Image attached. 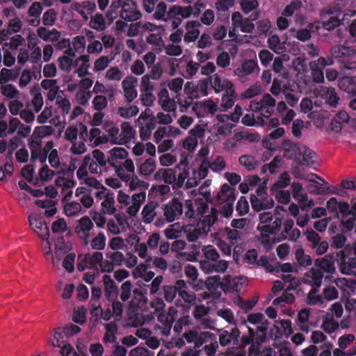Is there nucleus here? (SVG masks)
Wrapping results in <instances>:
<instances>
[{"label":"nucleus","mask_w":356,"mask_h":356,"mask_svg":"<svg viewBox=\"0 0 356 356\" xmlns=\"http://www.w3.org/2000/svg\"><path fill=\"white\" fill-rule=\"evenodd\" d=\"M191 16V6L182 7L175 5L167 12V5L164 1H160L156 5V12L153 15L154 19L170 22L173 30L179 29L182 20Z\"/></svg>","instance_id":"1"},{"label":"nucleus","mask_w":356,"mask_h":356,"mask_svg":"<svg viewBox=\"0 0 356 356\" xmlns=\"http://www.w3.org/2000/svg\"><path fill=\"white\" fill-rule=\"evenodd\" d=\"M248 334L241 337V331L236 327L228 330H222L219 335V343L222 346H227L230 344L235 348H243L254 341V329L248 327Z\"/></svg>","instance_id":"2"},{"label":"nucleus","mask_w":356,"mask_h":356,"mask_svg":"<svg viewBox=\"0 0 356 356\" xmlns=\"http://www.w3.org/2000/svg\"><path fill=\"white\" fill-rule=\"evenodd\" d=\"M330 54L332 57L338 58L344 67L348 70L356 68V50L344 45H335L332 47Z\"/></svg>","instance_id":"3"},{"label":"nucleus","mask_w":356,"mask_h":356,"mask_svg":"<svg viewBox=\"0 0 356 356\" xmlns=\"http://www.w3.org/2000/svg\"><path fill=\"white\" fill-rule=\"evenodd\" d=\"M229 277H223L221 280L220 275H216L213 276H209L207 278L205 282H201L202 286L205 287L211 292L214 299H218L221 296V293L218 291V287L226 293L227 289L226 288V283L227 282V279Z\"/></svg>","instance_id":"4"},{"label":"nucleus","mask_w":356,"mask_h":356,"mask_svg":"<svg viewBox=\"0 0 356 356\" xmlns=\"http://www.w3.org/2000/svg\"><path fill=\"white\" fill-rule=\"evenodd\" d=\"M183 203L178 197H173L162 207L165 220L168 222H172L183 213Z\"/></svg>","instance_id":"5"},{"label":"nucleus","mask_w":356,"mask_h":356,"mask_svg":"<svg viewBox=\"0 0 356 356\" xmlns=\"http://www.w3.org/2000/svg\"><path fill=\"white\" fill-rule=\"evenodd\" d=\"M314 93L316 97L325 100L326 104L331 107L337 108L339 104V97L332 87L321 86L314 90Z\"/></svg>","instance_id":"6"},{"label":"nucleus","mask_w":356,"mask_h":356,"mask_svg":"<svg viewBox=\"0 0 356 356\" xmlns=\"http://www.w3.org/2000/svg\"><path fill=\"white\" fill-rule=\"evenodd\" d=\"M336 261L339 266L340 271L344 275H351L356 270V257L346 259L343 250L336 253Z\"/></svg>","instance_id":"7"},{"label":"nucleus","mask_w":356,"mask_h":356,"mask_svg":"<svg viewBox=\"0 0 356 356\" xmlns=\"http://www.w3.org/2000/svg\"><path fill=\"white\" fill-rule=\"evenodd\" d=\"M120 17L127 22H134L140 19L142 14L137 9V6L133 0H124L122 9L120 11Z\"/></svg>","instance_id":"8"},{"label":"nucleus","mask_w":356,"mask_h":356,"mask_svg":"<svg viewBox=\"0 0 356 356\" xmlns=\"http://www.w3.org/2000/svg\"><path fill=\"white\" fill-rule=\"evenodd\" d=\"M209 79L210 85L216 92L225 90L226 93H230L232 96H234V88L232 81L222 80L217 74L209 77Z\"/></svg>","instance_id":"9"},{"label":"nucleus","mask_w":356,"mask_h":356,"mask_svg":"<svg viewBox=\"0 0 356 356\" xmlns=\"http://www.w3.org/2000/svg\"><path fill=\"white\" fill-rule=\"evenodd\" d=\"M137 79L134 76H128L122 83L124 97L128 103L132 102L137 97L138 92L136 89Z\"/></svg>","instance_id":"10"},{"label":"nucleus","mask_w":356,"mask_h":356,"mask_svg":"<svg viewBox=\"0 0 356 356\" xmlns=\"http://www.w3.org/2000/svg\"><path fill=\"white\" fill-rule=\"evenodd\" d=\"M29 221L31 227L39 237L42 238V239L49 237V227L47 223L40 218L29 216Z\"/></svg>","instance_id":"11"},{"label":"nucleus","mask_w":356,"mask_h":356,"mask_svg":"<svg viewBox=\"0 0 356 356\" xmlns=\"http://www.w3.org/2000/svg\"><path fill=\"white\" fill-rule=\"evenodd\" d=\"M250 200L252 209L256 212L269 209L274 207V200L272 197L258 198L257 195L251 194Z\"/></svg>","instance_id":"12"},{"label":"nucleus","mask_w":356,"mask_h":356,"mask_svg":"<svg viewBox=\"0 0 356 356\" xmlns=\"http://www.w3.org/2000/svg\"><path fill=\"white\" fill-rule=\"evenodd\" d=\"M234 0H218L215 3L218 19L226 22L229 19V10L234 6Z\"/></svg>","instance_id":"13"},{"label":"nucleus","mask_w":356,"mask_h":356,"mask_svg":"<svg viewBox=\"0 0 356 356\" xmlns=\"http://www.w3.org/2000/svg\"><path fill=\"white\" fill-rule=\"evenodd\" d=\"M103 282L104 284L105 297L106 300L108 301H111L114 299H117L119 294V289L111 277L108 275H104Z\"/></svg>","instance_id":"14"},{"label":"nucleus","mask_w":356,"mask_h":356,"mask_svg":"<svg viewBox=\"0 0 356 356\" xmlns=\"http://www.w3.org/2000/svg\"><path fill=\"white\" fill-rule=\"evenodd\" d=\"M336 254H328L323 258L316 259L314 264L322 269L324 272L332 274L335 272L334 260H336Z\"/></svg>","instance_id":"15"},{"label":"nucleus","mask_w":356,"mask_h":356,"mask_svg":"<svg viewBox=\"0 0 356 356\" xmlns=\"http://www.w3.org/2000/svg\"><path fill=\"white\" fill-rule=\"evenodd\" d=\"M282 224V219L280 217L275 218L272 224H265L257 225V230L261 232V234H275L281 228Z\"/></svg>","instance_id":"16"},{"label":"nucleus","mask_w":356,"mask_h":356,"mask_svg":"<svg viewBox=\"0 0 356 356\" xmlns=\"http://www.w3.org/2000/svg\"><path fill=\"white\" fill-rule=\"evenodd\" d=\"M298 151H299V158H302V164L306 166H312L314 164L316 158V153L306 147L305 145H301L300 147H298Z\"/></svg>","instance_id":"17"},{"label":"nucleus","mask_w":356,"mask_h":356,"mask_svg":"<svg viewBox=\"0 0 356 356\" xmlns=\"http://www.w3.org/2000/svg\"><path fill=\"white\" fill-rule=\"evenodd\" d=\"M339 88L348 94L356 95V77L344 76L339 81Z\"/></svg>","instance_id":"18"},{"label":"nucleus","mask_w":356,"mask_h":356,"mask_svg":"<svg viewBox=\"0 0 356 356\" xmlns=\"http://www.w3.org/2000/svg\"><path fill=\"white\" fill-rule=\"evenodd\" d=\"M38 35L44 41L56 42L60 37V33L56 29L48 31L45 27L41 26L37 30Z\"/></svg>","instance_id":"19"},{"label":"nucleus","mask_w":356,"mask_h":356,"mask_svg":"<svg viewBox=\"0 0 356 356\" xmlns=\"http://www.w3.org/2000/svg\"><path fill=\"white\" fill-rule=\"evenodd\" d=\"M109 153L108 162L112 167H116V164L119 163L118 160L124 159L128 155V152L123 147H114L110 150Z\"/></svg>","instance_id":"20"},{"label":"nucleus","mask_w":356,"mask_h":356,"mask_svg":"<svg viewBox=\"0 0 356 356\" xmlns=\"http://www.w3.org/2000/svg\"><path fill=\"white\" fill-rule=\"evenodd\" d=\"M154 177L156 179L163 178L165 183L173 186L175 184L177 172L175 169L172 168L160 169L156 172Z\"/></svg>","instance_id":"21"},{"label":"nucleus","mask_w":356,"mask_h":356,"mask_svg":"<svg viewBox=\"0 0 356 356\" xmlns=\"http://www.w3.org/2000/svg\"><path fill=\"white\" fill-rule=\"evenodd\" d=\"M145 301L146 298L142 290L138 288H136L133 290V296L129 302V309H137L140 307L143 303L145 302Z\"/></svg>","instance_id":"22"},{"label":"nucleus","mask_w":356,"mask_h":356,"mask_svg":"<svg viewBox=\"0 0 356 356\" xmlns=\"http://www.w3.org/2000/svg\"><path fill=\"white\" fill-rule=\"evenodd\" d=\"M158 206L157 203L152 202L147 204L143 209L142 215L143 222L145 223H151L156 216L155 209Z\"/></svg>","instance_id":"23"},{"label":"nucleus","mask_w":356,"mask_h":356,"mask_svg":"<svg viewBox=\"0 0 356 356\" xmlns=\"http://www.w3.org/2000/svg\"><path fill=\"white\" fill-rule=\"evenodd\" d=\"M145 198V193L143 192L134 194L132 197L133 204L127 208V213L131 216H136L140 209L141 202Z\"/></svg>","instance_id":"24"},{"label":"nucleus","mask_w":356,"mask_h":356,"mask_svg":"<svg viewBox=\"0 0 356 356\" xmlns=\"http://www.w3.org/2000/svg\"><path fill=\"white\" fill-rule=\"evenodd\" d=\"M224 277H229L227 279V282L226 283L227 291L226 293L228 292H238L241 291L243 286V283L241 282L242 278L238 277H232L229 275H225Z\"/></svg>","instance_id":"25"},{"label":"nucleus","mask_w":356,"mask_h":356,"mask_svg":"<svg viewBox=\"0 0 356 356\" xmlns=\"http://www.w3.org/2000/svg\"><path fill=\"white\" fill-rule=\"evenodd\" d=\"M238 162L248 171L254 170L259 164V161L254 156L248 154L241 156L238 158Z\"/></svg>","instance_id":"26"},{"label":"nucleus","mask_w":356,"mask_h":356,"mask_svg":"<svg viewBox=\"0 0 356 356\" xmlns=\"http://www.w3.org/2000/svg\"><path fill=\"white\" fill-rule=\"evenodd\" d=\"M93 227L92 220L88 216H83L79 220V225L76 227L77 233L83 232L86 236H88L89 232Z\"/></svg>","instance_id":"27"},{"label":"nucleus","mask_w":356,"mask_h":356,"mask_svg":"<svg viewBox=\"0 0 356 356\" xmlns=\"http://www.w3.org/2000/svg\"><path fill=\"white\" fill-rule=\"evenodd\" d=\"M218 210L215 207H213L209 214L203 216L202 225L204 229L207 228L208 232L210 230V227L218 220Z\"/></svg>","instance_id":"28"},{"label":"nucleus","mask_w":356,"mask_h":356,"mask_svg":"<svg viewBox=\"0 0 356 356\" xmlns=\"http://www.w3.org/2000/svg\"><path fill=\"white\" fill-rule=\"evenodd\" d=\"M89 25L91 29L102 31L106 29L105 18L102 14H96L90 19Z\"/></svg>","instance_id":"29"},{"label":"nucleus","mask_w":356,"mask_h":356,"mask_svg":"<svg viewBox=\"0 0 356 356\" xmlns=\"http://www.w3.org/2000/svg\"><path fill=\"white\" fill-rule=\"evenodd\" d=\"M260 323L261 325L257 327L256 332L254 331V339H255L258 342H264L266 339L269 322L265 320Z\"/></svg>","instance_id":"30"},{"label":"nucleus","mask_w":356,"mask_h":356,"mask_svg":"<svg viewBox=\"0 0 356 356\" xmlns=\"http://www.w3.org/2000/svg\"><path fill=\"white\" fill-rule=\"evenodd\" d=\"M115 200L113 194L107 193L105 195L104 200L102 202V211L104 213L113 214L116 209L114 207Z\"/></svg>","instance_id":"31"},{"label":"nucleus","mask_w":356,"mask_h":356,"mask_svg":"<svg viewBox=\"0 0 356 356\" xmlns=\"http://www.w3.org/2000/svg\"><path fill=\"white\" fill-rule=\"evenodd\" d=\"M19 76V73L15 70H8L2 68L0 72V84H4L10 81H15Z\"/></svg>","instance_id":"32"},{"label":"nucleus","mask_w":356,"mask_h":356,"mask_svg":"<svg viewBox=\"0 0 356 356\" xmlns=\"http://www.w3.org/2000/svg\"><path fill=\"white\" fill-rule=\"evenodd\" d=\"M295 259L300 266L307 267L312 264L310 256L305 254L302 248H298L296 250Z\"/></svg>","instance_id":"33"},{"label":"nucleus","mask_w":356,"mask_h":356,"mask_svg":"<svg viewBox=\"0 0 356 356\" xmlns=\"http://www.w3.org/2000/svg\"><path fill=\"white\" fill-rule=\"evenodd\" d=\"M132 283L127 280L123 282L120 286V298L122 302L128 301L131 297Z\"/></svg>","instance_id":"34"},{"label":"nucleus","mask_w":356,"mask_h":356,"mask_svg":"<svg viewBox=\"0 0 356 356\" xmlns=\"http://www.w3.org/2000/svg\"><path fill=\"white\" fill-rule=\"evenodd\" d=\"M220 198H223L229 202H234L235 200V189L232 188L227 184H224L219 193Z\"/></svg>","instance_id":"35"},{"label":"nucleus","mask_w":356,"mask_h":356,"mask_svg":"<svg viewBox=\"0 0 356 356\" xmlns=\"http://www.w3.org/2000/svg\"><path fill=\"white\" fill-rule=\"evenodd\" d=\"M156 169L155 161L152 159H147L139 168V172L144 176L151 175Z\"/></svg>","instance_id":"36"},{"label":"nucleus","mask_w":356,"mask_h":356,"mask_svg":"<svg viewBox=\"0 0 356 356\" xmlns=\"http://www.w3.org/2000/svg\"><path fill=\"white\" fill-rule=\"evenodd\" d=\"M304 234L305 235L307 240L312 243L311 248L316 250L318 246V244H320L321 242V238L319 234L312 229H307L304 232Z\"/></svg>","instance_id":"37"},{"label":"nucleus","mask_w":356,"mask_h":356,"mask_svg":"<svg viewBox=\"0 0 356 356\" xmlns=\"http://www.w3.org/2000/svg\"><path fill=\"white\" fill-rule=\"evenodd\" d=\"M81 210V205L77 202H71L65 204L64 211L66 216L72 217L78 215Z\"/></svg>","instance_id":"38"},{"label":"nucleus","mask_w":356,"mask_h":356,"mask_svg":"<svg viewBox=\"0 0 356 356\" xmlns=\"http://www.w3.org/2000/svg\"><path fill=\"white\" fill-rule=\"evenodd\" d=\"M341 13L339 12L336 16H331L329 19L324 21L323 27L327 31H332L334 28L339 26L341 24V19L340 18Z\"/></svg>","instance_id":"39"},{"label":"nucleus","mask_w":356,"mask_h":356,"mask_svg":"<svg viewBox=\"0 0 356 356\" xmlns=\"http://www.w3.org/2000/svg\"><path fill=\"white\" fill-rule=\"evenodd\" d=\"M139 112V109L137 106L132 105L128 108L127 107H119L118 114L124 118H130L136 116Z\"/></svg>","instance_id":"40"},{"label":"nucleus","mask_w":356,"mask_h":356,"mask_svg":"<svg viewBox=\"0 0 356 356\" xmlns=\"http://www.w3.org/2000/svg\"><path fill=\"white\" fill-rule=\"evenodd\" d=\"M55 185L57 187H60L62 191H64L65 189H70L74 188L76 182L70 179H66L63 177H58L56 178L55 181Z\"/></svg>","instance_id":"41"},{"label":"nucleus","mask_w":356,"mask_h":356,"mask_svg":"<svg viewBox=\"0 0 356 356\" xmlns=\"http://www.w3.org/2000/svg\"><path fill=\"white\" fill-rule=\"evenodd\" d=\"M106 257L111 260L115 267L120 266L125 261L123 253L120 251H115L113 252H106Z\"/></svg>","instance_id":"42"},{"label":"nucleus","mask_w":356,"mask_h":356,"mask_svg":"<svg viewBox=\"0 0 356 356\" xmlns=\"http://www.w3.org/2000/svg\"><path fill=\"white\" fill-rule=\"evenodd\" d=\"M56 104L58 108L61 109V114L65 116L70 113L71 108V103L70 100L65 97H63L61 95H58L56 97Z\"/></svg>","instance_id":"43"},{"label":"nucleus","mask_w":356,"mask_h":356,"mask_svg":"<svg viewBox=\"0 0 356 356\" xmlns=\"http://www.w3.org/2000/svg\"><path fill=\"white\" fill-rule=\"evenodd\" d=\"M1 93L3 96L13 99L19 95V91L13 84H1Z\"/></svg>","instance_id":"44"},{"label":"nucleus","mask_w":356,"mask_h":356,"mask_svg":"<svg viewBox=\"0 0 356 356\" xmlns=\"http://www.w3.org/2000/svg\"><path fill=\"white\" fill-rule=\"evenodd\" d=\"M65 335H64V332L61 327H58L54 330V339L51 341L52 346L55 347H61L62 345L65 343V338H67Z\"/></svg>","instance_id":"45"},{"label":"nucleus","mask_w":356,"mask_h":356,"mask_svg":"<svg viewBox=\"0 0 356 356\" xmlns=\"http://www.w3.org/2000/svg\"><path fill=\"white\" fill-rule=\"evenodd\" d=\"M90 245L94 250H104L106 245L105 235L102 232L99 233L98 235L92 240Z\"/></svg>","instance_id":"46"},{"label":"nucleus","mask_w":356,"mask_h":356,"mask_svg":"<svg viewBox=\"0 0 356 356\" xmlns=\"http://www.w3.org/2000/svg\"><path fill=\"white\" fill-rule=\"evenodd\" d=\"M179 224L174 223L170 225L164 230L165 236L168 239H176L179 237L181 231L179 229Z\"/></svg>","instance_id":"47"},{"label":"nucleus","mask_w":356,"mask_h":356,"mask_svg":"<svg viewBox=\"0 0 356 356\" xmlns=\"http://www.w3.org/2000/svg\"><path fill=\"white\" fill-rule=\"evenodd\" d=\"M103 259V254L100 252H95L92 255L90 254H86L85 261L89 263L92 267L97 268L96 266H100Z\"/></svg>","instance_id":"48"},{"label":"nucleus","mask_w":356,"mask_h":356,"mask_svg":"<svg viewBox=\"0 0 356 356\" xmlns=\"http://www.w3.org/2000/svg\"><path fill=\"white\" fill-rule=\"evenodd\" d=\"M262 88L259 84H254L248 88L241 95L243 99H251L261 93Z\"/></svg>","instance_id":"49"},{"label":"nucleus","mask_w":356,"mask_h":356,"mask_svg":"<svg viewBox=\"0 0 356 356\" xmlns=\"http://www.w3.org/2000/svg\"><path fill=\"white\" fill-rule=\"evenodd\" d=\"M291 178L288 172H284L282 173L278 179L273 184L275 188H284L290 184Z\"/></svg>","instance_id":"50"},{"label":"nucleus","mask_w":356,"mask_h":356,"mask_svg":"<svg viewBox=\"0 0 356 356\" xmlns=\"http://www.w3.org/2000/svg\"><path fill=\"white\" fill-rule=\"evenodd\" d=\"M59 68L65 72H70L73 64V60L67 56H62L58 59Z\"/></svg>","instance_id":"51"},{"label":"nucleus","mask_w":356,"mask_h":356,"mask_svg":"<svg viewBox=\"0 0 356 356\" xmlns=\"http://www.w3.org/2000/svg\"><path fill=\"white\" fill-rule=\"evenodd\" d=\"M163 292L165 300L168 302H172L177 293L176 287L173 285H164Z\"/></svg>","instance_id":"52"},{"label":"nucleus","mask_w":356,"mask_h":356,"mask_svg":"<svg viewBox=\"0 0 356 356\" xmlns=\"http://www.w3.org/2000/svg\"><path fill=\"white\" fill-rule=\"evenodd\" d=\"M301 145L300 144H291L288 148L284 149V156L288 159H297L299 157L298 147Z\"/></svg>","instance_id":"53"},{"label":"nucleus","mask_w":356,"mask_h":356,"mask_svg":"<svg viewBox=\"0 0 356 356\" xmlns=\"http://www.w3.org/2000/svg\"><path fill=\"white\" fill-rule=\"evenodd\" d=\"M56 18V13L54 9L47 10L43 15L42 23L45 26H53Z\"/></svg>","instance_id":"54"},{"label":"nucleus","mask_w":356,"mask_h":356,"mask_svg":"<svg viewBox=\"0 0 356 356\" xmlns=\"http://www.w3.org/2000/svg\"><path fill=\"white\" fill-rule=\"evenodd\" d=\"M94 108L97 111L104 110L108 104L107 99L103 95H97L92 100Z\"/></svg>","instance_id":"55"},{"label":"nucleus","mask_w":356,"mask_h":356,"mask_svg":"<svg viewBox=\"0 0 356 356\" xmlns=\"http://www.w3.org/2000/svg\"><path fill=\"white\" fill-rule=\"evenodd\" d=\"M76 254L74 252H70L67 254L63 261V268L69 273H72L74 270V260Z\"/></svg>","instance_id":"56"},{"label":"nucleus","mask_w":356,"mask_h":356,"mask_svg":"<svg viewBox=\"0 0 356 356\" xmlns=\"http://www.w3.org/2000/svg\"><path fill=\"white\" fill-rule=\"evenodd\" d=\"M236 209L240 216H243L248 212L249 204L244 196H241L238 200Z\"/></svg>","instance_id":"57"},{"label":"nucleus","mask_w":356,"mask_h":356,"mask_svg":"<svg viewBox=\"0 0 356 356\" xmlns=\"http://www.w3.org/2000/svg\"><path fill=\"white\" fill-rule=\"evenodd\" d=\"M293 198L299 202V203L303 207H312L314 206V202L312 200L308 199V196L305 193L302 191L297 193V195L293 196Z\"/></svg>","instance_id":"58"},{"label":"nucleus","mask_w":356,"mask_h":356,"mask_svg":"<svg viewBox=\"0 0 356 356\" xmlns=\"http://www.w3.org/2000/svg\"><path fill=\"white\" fill-rule=\"evenodd\" d=\"M110 302H111L113 315L118 319L121 318L123 314V304L120 301L117 300V299Z\"/></svg>","instance_id":"59"},{"label":"nucleus","mask_w":356,"mask_h":356,"mask_svg":"<svg viewBox=\"0 0 356 356\" xmlns=\"http://www.w3.org/2000/svg\"><path fill=\"white\" fill-rule=\"evenodd\" d=\"M209 84V78L200 80L195 86V93H200L202 96H207L208 95L207 90Z\"/></svg>","instance_id":"60"},{"label":"nucleus","mask_w":356,"mask_h":356,"mask_svg":"<svg viewBox=\"0 0 356 356\" xmlns=\"http://www.w3.org/2000/svg\"><path fill=\"white\" fill-rule=\"evenodd\" d=\"M148 186L147 182L139 179L136 176L133 177L129 183V188L131 191H134L137 188L147 189Z\"/></svg>","instance_id":"61"},{"label":"nucleus","mask_w":356,"mask_h":356,"mask_svg":"<svg viewBox=\"0 0 356 356\" xmlns=\"http://www.w3.org/2000/svg\"><path fill=\"white\" fill-rule=\"evenodd\" d=\"M22 26V22L19 17H15L13 19H9L8 29L11 34L18 33L21 30Z\"/></svg>","instance_id":"62"},{"label":"nucleus","mask_w":356,"mask_h":356,"mask_svg":"<svg viewBox=\"0 0 356 356\" xmlns=\"http://www.w3.org/2000/svg\"><path fill=\"white\" fill-rule=\"evenodd\" d=\"M241 6L245 13H249L259 6L257 0H244L241 3Z\"/></svg>","instance_id":"63"},{"label":"nucleus","mask_w":356,"mask_h":356,"mask_svg":"<svg viewBox=\"0 0 356 356\" xmlns=\"http://www.w3.org/2000/svg\"><path fill=\"white\" fill-rule=\"evenodd\" d=\"M55 175V172L50 170L46 164H44L39 171L40 178L43 181L51 180Z\"/></svg>","instance_id":"64"}]
</instances>
